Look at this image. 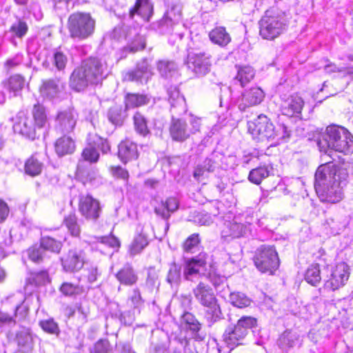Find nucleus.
<instances>
[{"label":"nucleus","mask_w":353,"mask_h":353,"mask_svg":"<svg viewBox=\"0 0 353 353\" xmlns=\"http://www.w3.org/2000/svg\"><path fill=\"white\" fill-rule=\"evenodd\" d=\"M348 174L343 168L331 163L321 165L315 173L314 188L323 202L335 203L343 197V188L347 185Z\"/></svg>","instance_id":"f257e3e1"},{"label":"nucleus","mask_w":353,"mask_h":353,"mask_svg":"<svg viewBox=\"0 0 353 353\" xmlns=\"http://www.w3.org/2000/svg\"><path fill=\"white\" fill-rule=\"evenodd\" d=\"M108 73L105 59L90 57L82 61L70 76V86L77 92L84 90L90 85H97Z\"/></svg>","instance_id":"f03ea898"},{"label":"nucleus","mask_w":353,"mask_h":353,"mask_svg":"<svg viewBox=\"0 0 353 353\" xmlns=\"http://www.w3.org/2000/svg\"><path fill=\"white\" fill-rule=\"evenodd\" d=\"M49 126V117L46 108L37 103L34 104L29 115L23 111L19 112L13 125V130L27 139L34 140L38 132Z\"/></svg>","instance_id":"7ed1b4c3"},{"label":"nucleus","mask_w":353,"mask_h":353,"mask_svg":"<svg viewBox=\"0 0 353 353\" xmlns=\"http://www.w3.org/2000/svg\"><path fill=\"white\" fill-rule=\"evenodd\" d=\"M319 150L331 157L333 151L345 154L353 152V137L344 128L327 126L317 140Z\"/></svg>","instance_id":"20e7f679"},{"label":"nucleus","mask_w":353,"mask_h":353,"mask_svg":"<svg viewBox=\"0 0 353 353\" xmlns=\"http://www.w3.org/2000/svg\"><path fill=\"white\" fill-rule=\"evenodd\" d=\"M289 19L285 12L276 7L268 9L259 21V35L263 39L274 40L288 28Z\"/></svg>","instance_id":"39448f33"},{"label":"nucleus","mask_w":353,"mask_h":353,"mask_svg":"<svg viewBox=\"0 0 353 353\" xmlns=\"http://www.w3.org/2000/svg\"><path fill=\"white\" fill-rule=\"evenodd\" d=\"M248 132L252 138L259 142L274 141L276 143L285 137L286 128L279 125L275 128L270 119L264 114H260L253 121L248 123Z\"/></svg>","instance_id":"423d86ee"},{"label":"nucleus","mask_w":353,"mask_h":353,"mask_svg":"<svg viewBox=\"0 0 353 353\" xmlns=\"http://www.w3.org/2000/svg\"><path fill=\"white\" fill-rule=\"evenodd\" d=\"M68 28L72 38L83 40L94 33L95 20L89 13L75 12L68 18Z\"/></svg>","instance_id":"0eeeda50"},{"label":"nucleus","mask_w":353,"mask_h":353,"mask_svg":"<svg viewBox=\"0 0 353 353\" xmlns=\"http://www.w3.org/2000/svg\"><path fill=\"white\" fill-rule=\"evenodd\" d=\"M256 324V319L252 316H242L235 325H229L223 335L224 342L232 349L243 345L248 330Z\"/></svg>","instance_id":"6e6552de"},{"label":"nucleus","mask_w":353,"mask_h":353,"mask_svg":"<svg viewBox=\"0 0 353 353\" xmlns=\"http://www.w3.org/2000/svg\"><path fill=\"white\" fill-rule=\"evenodd\" d=\"M195 299L207 308V313L211 321H216L220 317L221 309L217 304L212 289L207 284L200 282L192 290Z\"/></svg>","instance_id":"1a4fd4ad"},{"label":"nucleus","mask_w":353,"mask_h":353,"mask_svg":"<svg viewBox=\"0 0 353 353\" xmlns=\"http://www.w3.org/2000/svg\"><path fill=\"white\" fill-rule=\"evenodd\" d=\"M256 268L261 272L272 274L279 266V259L274 248L262 245L257 249L254 257Z\"/></svg>","instance_id":"9d476101"},{"label":"nucleus","mask_w":353,"mask_h":353,"mask_svg":"<svg viewBox=\"0 0 353 353\" xmlns=\"http://www.w3.org/2000/svg\"><path fill=\"white\" fill-rule=\"evenodd\" d=\"M210 54L199 50L188 52L186 64L195 75L204 76L210 71L212 65Z\"/></svg>","instance_id":"9b49d317"},{"label":"nucleus","mask_w":353,"mask_h":353,"mask_svg":"<svg viewBox=\"0 0 353 353\" xmlns=\"http://www.w3.org/2000/svg\"><path fill=\"white\" fill-rule=\"evenodd\" d=\"M88 145L82 152V157L90 163H96L99 158V153L97 148L101 150L103 154L110 150V145L107 141L97 134H89L87 139Z\"/></svg>","instance_id":"f8f14e48"},{"label":"nucleus","mask_w":353,"mask_h":353,"mask_svg":"<svg viewBox=\"0 0 353 353\" xmlns=\"http://www.w3.org/2000/svg\"><path fill=\"white\" fill-rule=\"evenodd\" d=\"M350 276V268L344 262L339 263L334 268L330 278L325 281L324 288L330 290H336L343 286Z\"/></svg>","instance_id":"ddd939ff"},{"label":"nucleus","mask_w":353,"mask_h":353,"mask_svg":"<svg viewBox=\"0 0 353 353\" xmlns=\"http://www.w3.org/2000/svg\"><path fill=\"white\" fill-rule=\"evenodd\" d=\"M264 98L263 91L257 87L245 90L237 98L234 103L241 111H245L248 108L257 105L261 103Z\"/></svg>","instance_id":"4468645a"},{"label":"nucleus","mask_w":353,"mask_h":353,"mask_svg":"<svg viewBox=\"0 0 353 353\" xmlns=\"http://www.w3.org/2000/svg\"><path fill=\"white\" fill-rule=\"evenodd\" d=\"M85 263V253L79 249L70 250L62 258L61 264L65 272L80 270Z\"/></svg>","instance_id":"2eb2a0df"},{"label":"nucleus","mask_w":353,"mask_h":353,"mask_svg":"<svg viewBox=\"0 0 353 353\" xmlns=\"http://www.w3.org/2000/svg\"><path fill=\"white\" fill-rule=\"evenodd\" d=\"M78 117V113L74 108L61 110L56 117V128L62 132H70L74 130Z\"/></svg>","instance_id":"dca6fc26"},{"label":"nucleus","mask_w":353,"mask_h":353,"mask_svg":"<svg viewBox=\"0 0 353 353\" xmlns=\"http://www.w3.org/2000/svg\"><path fill=\"white\" fill-rule=\"evenodd\" d=\"M303 106V99L298 94H292L286 99L282 97L281 111L288 117H300Z\"/></svg>","instance_id":"f3484780"},{"label":"nucleus","mask_w":353,"mask_h":353,"mask_svg":"<svg viewBox=\"0 0 353 353\" xmlns=\"http://www.w3.org/2000/svg\"><path fill=\"white\" fill-rule=\"evenodd\" d=\"M182 6L179 2L175 3L166 11L164 17L159 22L161 31L170 33L174 25L177 24L181 19Z\"/></svg>","instance_id":"a211bd4d"},{"label":"nucleus","mask_w":353,"mask_h":353,"mask_svg":"<svg viewBox=\"0 0 353 353\" xmlns=\"http://www.w3.org/2000/svg\"><path fill=\"white\" fill-rule=\"evenodd\" d=\"M24 302V297L21 292H17L9 296L3 302L4 305H12L13 314L0 311V323L2 324H15L14 316H17V311Z\"/></svg>","instance_id":"6ab92c4d"},{"label":"nucleus","mask_w":353,"mask_h":353,"mask_svg":"<svg viewBox=\"0 0 353 353\" xmlns=\"http://www.w3.org/2000/svg\"><path fill=\"white\" fill-rule=\"evenodd\" d=\"M223 155L219 152L212 153L201 164H199L193 173L194 178L199 181L201 177L205 176L206 173L212 172L220 165Z\"/></svg>","instance_id":"aec40b11"},{"label":"nucleus","mask_w":353,"mask_h":353,"mask_svg":"<svg viewBox=\"0 0 353 353\" xmlns=\"http://www.w3.org/2000/svg\"><path fill=\"white\" fill-rule=\"evenodd\" d=\"M205 256L200 254L196 257L184 259L183 276L185 280L192 281L199 274L200 269L205 266Z\"/></svg>","instance_id":"412c9836"},{"label":"nucleus","mask_w":353,"mask_h":353,"mask_svg":"<svg viewBox=\"0 0 353 353\" xmlns=\"http://www.w3.org/2000/svg\"><path fill=\"white\" fill-rule=\"evenodd\" d=\"M152 74L153 73L148 60L144 59L137 64L135 70L127 72L124 76V79L143 83H147Z\"/></svg>","instance_id":"4be33fe9"},{"label":"nucleus","mask_w":353,"mask_h":353,"mask_svg":"<svg viewBox=\"0 0 353 353\" xmlns=\"http://www.w3.org/2000/svg\"><path fill=\"white\" fill-rule=\"evenodd\" d=\"M79 210L86 219H97L99 216L101 208L99 201L88 194L81 196Z\"/></svg>","instance_id":"5701e85b"},{"label":"nucleus","mask_w":353,"mask_h":353,"mask_svg":"<svg viewBox=\"0 0 353 353\" xmlns=\"http://www.w3.org/2000/svg\"><path fill=\"white\" fill-rule=\"evenodd\" d=\"M168 100L172 114L181 115L186 112L187 106L183 96L181 95L176 86H171L168 90Z\"/></svg>","instance_id":"b1692460"},{"label":"nucleus","mask_w":353,"mask_h":353,"mask_svg":"<svg viewBox=\"0 0 353 353\" xmlns=\"http://www.w3.org/2000/svg\"><path fill=\"white\" fill-rule=\"evenodd\" d=\"M36 335L30 329L22 327L16 334L15 341L20 350L23 352H31L37 341Z\"/></svg>","instance_id":"393cba45"},{"label":"nucleus","mask_w":353,"mask_h":353,"mask_svg":"<svg viewBox=\"0 0 353 353\" xmlns=\"http://www.w3.org/2000/svg\"><path fill=\"white\" fill-rule=\"evenodd\" d=\"M63 85L59 80L49 79L44 81L40 87V93L43 98L53 101L59 98Z\"/></svg>","instance_id":"a878e982"},{"label":"nucleus","mask_w":353,"mask_h":353,"mask_svg":"<svg viewBox=\"0 0 353 353\" xmlns=\"http://www.w3.org/2000/svg\"><path fill=\"white\" fill-rule=\"evenodd\" d=\"M118 156L123 163L137 159L138 157L137 145L129 139L121 141L118 146Z\"/></svg>","instance_id":"bb28decb"},{"label":"nucleus","mask_w":353,"mask_h":353,"mask_svg":"<svg viewBox=\"0 0 353 353\" xmlns=\"http://www.w3.org/2000/svg\"><path fill=\"white\" fill-rule=\"evenodd\" d=\"M172 114V122L170 128L172 138L178 141H183L190 135V130L186 122L181 119H175Z\"/></svg>","instance_id":"cd10ccee"},{"label":"nucleus","mask_w":353,"mask_h":353,"mask_svg":"<svg viewBox=\"0 0 353 353\" xmlns=\"http://www.w3.org/2000/svg\"><path fill=\"white\" fill-rule=\"evenodd\" d=\"M153 14V5L149 0H137L134 6L130 9V16L133 18L135 14L148 21Z\"/></svg>","instance_id":"c85d7f7f"},{"label":"nucleus","mask_w":353,"mask_h":353,"mask_svg":"<svg viewBox=\"0 0 353 353\" xmlns=\"http://www.w3.org/2000/svg\"><path fill=\"white\" fill-rule=\"evenodd\" d=\"M179 201L176 197H170L155 206V213L163 219H169L170 214L179 208Z\"/></svg>","instance_id":"c756f323"},{"label":"nucleus","mask_w":353,"mask_h":353,"mask_svg":"<svg viewBox=\"0 0 353 353\" xmlns=\"http://www.w3.org/2000/svg\"><path fill=\"white\" fill-rule=\"evenodd\" d=\"M209 38L212 43L221 48L227 46L231 41V37L226 29L222 26H218L209 32Z\"/></svg>","instance_id":"7c9ffc66"},{"label":"nucleus","mask_w":353,"mask_h":353,"mask_svg":"<svg viewBox=\"0 0 353 353\" xmlns=\"http://www.w3.org/2000/svg\"><path fill=\"white\" fill-rule=\"evenodd\" d=\"M2 84L10 96H17L23 88L25 80L21 75L16 74L11 76L4 81Z\"/></svg>","instance_id":"2f4dec72"},{"label":"nucleus","mask_w":353,"mask_h":353,"mask_svg":"<svg viewBox=\"0 0 353 353\" xmlns=\"http://www.w3.org/2000/svg\"><path fill=\"white\" fill-rule=\"evenodd\" d=\"M116 278L121 284L128 286L134 285L138 280L137 274L128 265H125L116 274Z\"/></svg>","instance_id":"473e14b6"},{"label":"nucleus","mask_w":353,"mask_h":353,"mask_svg":"<svg viewBox=\"0 0 353 353\" xmlns=\"http://www.w3.org/2000/svg\"><path fill=\"white\" fill-rule=\"evenodd\" d=\"M54 148L57 154L61 157L73 153L75 150V143L71 137L63 136L57 140Z\"/></svg>","instance_id":"72a5a7b5"},{"label":"nucleus","mask_w":353,"mask_h":353,"mask_svg":"<svg viewBox=\"0 0 353 353\" xmlns=\"http://www.w3.org/2000/svg\"><path fill=\"white\" fill-rule=\"evenodd\" d=\"M247 231V225L242 222H227L222 234L224 236H231L234 238H239L245 234Z\"/></svg>","instance_id":"f704fd0d"},{"label":"nucleus","mask_w":353,"mask_h":353,"mask_svg":"<svg viewBox=\"0 0 353 353\" xmlns=\"http://www.w3.org/2000/svg\"><path fill=\"white\" fill-rule=\"evenodd\" d=\"M300 336L297 332L287 330L284 332L279 339V347L285 350L288 351L290 348L294 347L299 342Z\"/></svg>","instance_id":"c9c22d12"},{"label":"nucleus","mask_w":353,"mask_h":353,"mask_svg":"<svg viewBox=\"0 0 353 353\" xmlns=\"http://www.w3.org/2000/svg\"><path fill=\"white\" fill-rule=\"evenodd\" d=\"M272 166L270 165H264L256 168L252 169L249 174L248 179L250 182L259 185L263 179L267 178L272 171Z\"/></svg>","instance_id":"e433bc0d"},{"label":"nucleus","mask_w":353,"mask_h":353,"mask_svg":"<svg viewBox=\"0 0 353 353\" xmlns=\"http://www.w3.org/2000/svg\"><path fill=\"white\" fill-rule=\"evenodd\" d=\"M77 174L81 178L83 183H89L92 185H98L102 183V179L97 170L84 171L80 165L77 168Z\"/></svg>","instance_id":"4c0bfd02"},{"label":"nucleus","mask_w":353,"mask_h":353,"mask_svg":"<svg viewBox=\"0 0 353 353\" xmlns=\"http://www.w3.org/2000/svg\"><path fill=\"white\" fill-rule=\"evenodd\" d=\"M149 101V97L145 94H127L125 97V109H132L146 105Z\"/></svg>","instance_id":"58836bf2"},{"label":"nucleus","mask_w":353,"mask_h":353,"mask_svg":"<svg viewBox=\"0 0 353 353\" xmlns=\"http://www.w3.org/2000/svg\"><path fill=\"white\" fill-rule=\"evenodd\" d=\"M43 168V163L39 159L37 155L30 157L25 163L26 173L32 176L40 174Z\"/></svg>","instance_id":"ea45409f"},{"label":"nucleus","mask_w":353,"mask_h":353,"mask_svg":"<svg viewBox=\"0 0 353 353\" xmlns=\"http://www.w3.org/2000/svg\"><path fill=\"white\" fill-rule=\"evenodd\" d=\"M157 68L161 76L164 78L172 77L177 70V65L174 61L161 60L157 62Z\"/></svg>","instance_id":"a19ab883"},{"label":"nucleus","mask_w":353,"mask_h":353,"mask_svg":"<svg viewBox=\"0 0 353 353\" xmlns=\"http://www.w3.org/2000/svg\"><path fill=\"white\" fill-rule=\"evenodd\" d=\"M148 244L146 236L142 232L136 235L130 245L129 252L131 255L139 254Z\"/></svg>","instance_id":"79ce46f5"},{"label":"nucleus","mask_w":353,"mask_h":353,"mask_svg":"<svg viewBox=\"0 0 353 353\" xmlns=\"http://www.w3.org/2000/svg\"><path fill=\"white\" fill-rule=\"evenodd\" d=\"M305 281L312 285H316L321 280L319 264H312L307 270L305 274Z\"/></svg>","instance_id":"37998d69"},{"label":"nucleus","mask_w":353,"mask_h":353,"mask_svg":"<svg viewBox=\"0 0 353 353\" xmlns=\"http://www.w3.org/2000/svg\"><path fill=\"white\" fill-rule=\"evenodd\" d=\"M134 126L136 132L142 136H146L149 133L147 120L145 117L137 112L133 117Z\"/></svg>","instance_id":"c03bdc74"},{"label":"nucleus","mask_w":353,"mask_h":353,"mask_svg":"<svg viewBox=\"0 0 353 353\" xmlns=\"http://www.w3.org/2000/svg\"><path fill=\"white\" fill-rule=\"evenodd\" d=\"M229 299L232 305L239 308L246 307L251 304L250 299L241 292L231 293Z\"/></svg>","instance_id":"a18cd8bd"},{"label":"nucleus","mask_w":353,"mask_h":353,"mask_svg":"<svg viewBox=\"0 0 353 353\" xmlns=\"http://www.w3.org/2000/svg\"><path fill=\"white\" fill-rule=\"evenodd\" d=\"M60 292L65 296H76L84 292V288L79 284L64 282L59 288Z\"/></svg>","instance_id":"49530a36"},{"label":"nucleus","mask_w":353,"mask_h":353,"mask_svg":"<svg viewBox=\"0 0 353 353\" xmlns=\"http://www.w3.org/2000/svg\"><path fill=\"white\" fill-rule=\"evenodd\" d=\"M41 248L44 250L59 253L62 248L61 241H57L49 236L43 237L41 240Z\"/></svg>","instance_id":"de8ad7c7"},{"label":"nucleus","mask_w":353,"mask_h":353,"mask_svg":"<svg viewBox=\"0 0 353 353\" xmlns=\"http://www.w3.org/2000/svg\"><path fill=\"white\" fill-rule=\"evenodd\" d=\"M181 268L179 265L173 263L170 265L168 274L167 276V281L172 286H178L181 278Z\"/></svg>","instance_id":"09e8293b"},{"label":"nucleus","mask_w":353,"mask_h":353,"mask_svg":"<svg viewBox=\"0 0 353 353\" xmlns=\"http://www.w3.org/2000/svg\"><path fill=\"white\" fill-rule=\"evenodd\" d=\"M108 117L112 124L120 125L122 124L125 114L121 106H114L109 110Z\"/></svg>","instance_id":"8fccbe9b"},{"label":"nucleus","mask_w":353,"mask_h":353,"mask_svg":"<svg viewBox=\"0 0 353 353\" xmlns=\"http://www.w3.org/2000/svg\"><path fill=\"white\" fill-rule=\"evenodd\" d=\"M254 77V69L250 66H243L238 70L236 79L242 86L249 83Z\"/></svg>","instance_id":"3c124183"},{"label":"nucleus","mask_w":353,"mask_h":353,"mask_svg":"<svg viewBox=\"0 0 353 353\" xmlns=\"http://www.w3.org/2000/svg\"><path fill=\"white\" fill-rule=\"evenodd\" d=\"M52 60L53 65L59 70H62L65 68L66 65V63L68 62V57L63 52H62L59 50H56L53 52Z\"/></svg>","instance_id":"603ef678"},{"label":"nucleus","mask_w":353,"mask_h":353,"mask_svg":"<svg viewBox=\"0 0 353 353\" xmlns=\"http://www.w3.org/2000/svg\"><path fill=\"white\" fill-rule=\"evenodd\" d=\"M39 325L43 331L51 334L58 335L59 334V328L56 322L53 319H47L41 321Z\"/></svg>","instance_id":"864d4df0"},{"label":"nucleus","mask_w":353,"mask_h":353,"mask_svg":"<svg viewBox=\"0 0 353 353\" xmlns=\"http://www.w3.org/2000/svg\"><path fill=\"white\" fill-rule=\"evenodd\" d=\"M11 32L19 38L23 37L28 31V26L26 23L19 21L12 24L10 28Z\"/></svg>","instance_id":"5fc2aeb1"},{"label":"nucleus","mask_w":353,"mask_h":353,"mask_svg":"<svg viewBox=\"0 0 353 353\" xmlns=\"http://www.w3.org/2000/svg\"><path fill=\"white\" fill-rule=\"evenodd\" d=\"M324 70L325 72L328 74H332L335 72H340L343 74L352 73V68L343 66H337L331 62H329L325 65Z\"/></svg>","instance_id":"6e6d98bb"},{"label":"nucleus","mask_w":353,"mask_h":353,"mask_svg":"<svg viewBox=\"0 0 353 353\" xmlns=\"http://www.w3.org/2000/svg\"><path fill=\"white\" fill-rule=\"evenodd\" d=\"M183 321L189 325V328L194 331L197 332L201 328V325L196 319L194 316L189 312L185 313L182 316Z\"/></svg>","instance_id":"4d7b16f0"},{"label":"nucleus","mask_w":353,"mask_h":353,"mask_svg":"<svg viewBox=\"0 0 353 353\" xmlns=\"http://www.w3.org/2000/svg\"><path fill=\"white\" fill-rule=\"evenodd\" d=\"M29 280L35 285H44L49 281L48 274L46 271H40L31 274Z\"/></svg>","instance_id":"13d9d810"},{"label":"nucleus","mask_w":353,"mask_h":353,"mask_svg":"<svg viewBox=\"0 0 353 353\" xmlns=\"http://www.w3.org/2000/svg\"><path fill=\"white\" fill-rule=\"evenodd\" d=\"M111 350L108 341L99 340L95 343L91 353H111Z\"/></svg>","instance_id":"bf43d9fd"},{"label":"nucleus","mask_w":353,"mask_h":353,"mask_svg":"<svg viewBox=\"0 0 353 353\" xmlns=\"http://www.w3.org/2000/svg\"><path fill=\"white\" fill-rule=\"evenodd\" d=\"M200 240L197 234L190 236L183 243V250L187 252H192L193 249L198 245Z\"/></svg>","instance_id":"052dcab7"},{"label":"nucleus","mask_w":353,"mask_h":353,"mask_svg":"<svg viewBox=\"0 0 353 353\" xmlns=\"http://www.w3.org/2000/svg\"><path fill=\"white\" fill-rule=\"evenodd\" d=\"M129 301L131 306L134 308H139L143 304V300L138 289H134L132 294L130 296Z\"/></svg>","instance_id":"680f3d73"},{"label":"nucleus","mask_w":353,"mask_h":353,"mask_svg":"<svg viewBox=\"0 0 353 353\" xmlns=\"http://www.w3.org/2000/svg\"><path fill=\"white\" fill-rule=\"evenodd\" d=\"M145 46V39L141 37H138L128 48L130 52H134L140 50H143Z\"/></svg>","instance_id":"e2e57ef3"},{"label":"nucleus","mask_w":353,"mask_h":353,"mask_svg":"<svg viewBox=\"0 0 353 353\" xmlns=\"http://www.w3.org/2000/svg\"><path fill=\"white\" fill-rule=\"evenodd\" d=\"M101 242L103 244L108 245L113 248H119L120 247V242L118 239L111 235L109 236L100 237Z\"/></svg>","instance_id":"0e129e2a"},{"label":"nucleus","mask_w":353,"mask_h":353,"mask_svg":"<svg viewBox=\"0 0 353 353\" xmlns=\"http://www.w3.org/2000/svg\"><path fill=\"white\" fill-rule=\"evenodd\" d=\"M29 257L34 262L38 263L42 261L43 258V249L41 248L30 249Z\"/></svg>","instance_id":"69168bd1"},{"label":"nucleus","mask_w":353,"mask_h":353,"mask_svg":"<svg viewBox=\"0 0 353 353\" xmlns=\"http://www.w3.org/2000/svg\"><path fill=\"white\" fill-rule=\"evenodd\" d=\"M22 54H17L14 57L8 59L5 63V65L8 69H11L20 65L22 63Z\"/></svg>","instance_id":"338daca9"},{"label":"nucleus","mask_w":353,"mask_h":353,"mask_svg":"<svg viewBox=\"0 0 353 353\" xmlns=\"http://www.w3.org/2000/svg\"><path fill=\"white\" fill-rule=\"evenodd\" d=\"M112 172L113 175L124 180H128L129 177L128 172L120 166L112 168Z\"/></svg>","instance_id":"774afa93"}]
</instances>
